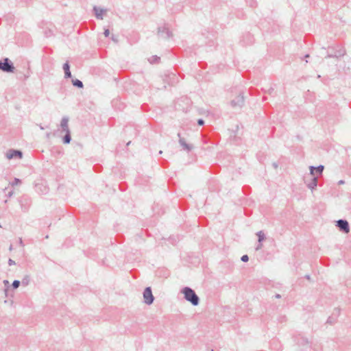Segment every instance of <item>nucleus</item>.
<instances>
[{"instance_id":"6ab92c4d","label":"nucleus","mask_w":351,"mask_h":351,"mask_svg":"<svg viewBox=\"0 0 351 351\" xmlns=\"http://www.w3.org/2000/svg\"><path fill=\"white\" fill-rule=\"evenodd\" d=\"M29 281H30L29 276L27 275L23 278L21 283L23 286H27L29 283Z\"/></svg>"},{"instance_id":"a19ab883","label":"nucleus","mask_w":351,"mask_h":351,"mask_svg":"<svg viewBox=\"0 0 351 351\" xmlns=\"http://www.w3.org/2000/svg\"><path fill=\"white\" fill-rule=\"evenodd\" d=\"M308 57H309V55H308V54H306V55L304 56V58H308Z\"/></svg>"},{"instance_id":"4be33fe9","label":"nucleus","mask_w":351,"mask_h":351,"mask_svg":"<svg viewBox=\"0 0 351 351\" xmlns=\"http://www.w3.org/2000/svg\"><path fill=\"white\" fill-rule=\"evenodd\" d=\"M21 285V282L18 280H15L13 281L12 286L14 289H17Z\"/></svg>"},{"instance_id":"4468645a","label":"nucleus","mask_w":351,"mask_h":351,"mask_svg":"<svg viewBox=\"0 0 351 351\" xmlns=\"http://www.w3.org/2000/svg\"><path fill=\"white\" fill-rule=\"evenodd\" d=\"M71 82L73 86L77 87V88H84L83 82L81 80L78 79H72Z\"/></svg>"},{"instance_id":"7ed1b4c3","label":"nucleus","mask_w":351,"mask_h":351,"mask_svg":"<svg viewBox=\"0 0 351 351\" xmlns=\"http://www.w3.org/2000/svg\"><path fill=\"white\" fill-rule=\"evenodd\" d=\"M143 298L144 302L147 305H150L154 302V297L150 287H147L144 289Z\"/></svg>"},{"instance_id":"423d86ee","label":"nucleus","mask_w":351,"mask_h":351,"mask_svg":"<svg viewBox=\"0 0 351 351\" xmlns=\"http://www.w3.org/2000/svg\"><path fill=\"white\" fill-rule=\"evenodd\" d=\"M304 183L306 184L307 187L313 191L317 186V176H311L310 181L308 180L307 178H305Z\"/></svg>"},{"instance_id":"7c9ffc66","label":"nucleus","mask_w":351,"mask_h":351,"mask_svg":"<svg viewBox=\"0 0 351 351\" xmlns=\"http://www.w3.org/2000/svg\"><path fill=\"white\" fill-rule=\"evenodd\" d=\"M250 6L253 7V6H256V1H254L253 0H252V1L250 3Z\"/></svg>"},{"instance_id":"f257e3e1","label":"nucleus","mask_w":351,"mask_h":351,"mask_svg":"<svg viewBox=\"0 0 351 351\" xmlns=\"http://www.w3.org/2000/svg\"><path fill=\"white\" fill-rule=\"evenodd\" d=\"M181 293L184 294V298L193 306H197L199 304V298L195 291L191 287H185L182 288Z\"/></svg>"},{"instance_id":"b1692460","label":"nucleus","mask_w":351,"mask_h":351,"mask_svg":"<svg viewBox=\"0 0 351 351\" xmlns=\"http://www.w3.org/2000/svg\"><path fill=\"white\" fill-rule=\"evenodd\" d=\"M241 260L243 262H247L249 260V257L247 254H245L241 256Z\"/></svg>"},{"instance_id":"cd10ccee","label":"nucleus","mask_w":351,"mask_h":351,"mask_svg":"<svg viewBox=\"0 0 351 351\" xmlns=\"http://www.w3.org/2000/svg\"><path fill=\"white\" fill-rule=\"evenodd\" d=\"M15 264H16V263H15V261H13L12 259L10 258V259L8 260V265H15Z\"/></svg>"},{"instance_id":"49530a36","label":"nucleus","mask_w":351,"mask_h":351,"mask_svg":"<svg viewBox=\"0 0 351 351\" xmlns=\"http://www.w3.org/2000/svg\"><path fill=\"white\" fill-rule=\"evenodd\" d=\"M321 76L319 75H317V78H320Z\"/></svg>"},{"instance_id":"aec40b11","label":"nucleus","mask_w":351,"mask_h":351,"mask_svg":"<svg viewBox=\"0 0 351 351\" xmlns=\"http://www.w3.org/2000/svg\"><path fill=\"white\" fill-rule=\"evenodd\" d=\"M344 55H345V51L344 50H339V51H337L334 53V56H335V58L342 57Z\"/></svg>"},{"instance_id":"c85d7f7f","label":"nucleus","mask_w":351,"mask_h":351,"mask_svg":"<svg viewBox=\"0 0 351 351\" xmlns=\"http://www.w3.org/2000/svg\"><path fill=\"white\" fill-rule=\"evenodd\" d=\"M19 243L21 246L23 247L24 246V244H23V241L22 240V238H19Z\"/></svg>"},{"instance_id":"2f4dec72","label":"nucleus","mask_w":351,"mask_h":351,"mask_svg":"<svg viewBox=\"0 0 351 351\" xmlns=\"http://www.w3.org/2000/svg\"><path fill=\"white\" fill-rule=\"evenodd\" d=\"M326 58H335V56H334V54H330V53H328L326 56Z\"/></svg>"},{"instance_id":"473e14b6","label":"nucleus","mask_w":351,"mask_h":351,"mask_svg":"<svg viewBox=\"0 0 351 351\" xmlns=\"http://www.w3.org/2000/svg\"><path fill=\"white\" fill-rule=\"evenodd\" d=\"M344 183H345V181H344V180H339V181L338 182V184H343Z\"/></svg>"},{"instance_id":"5701e85b","label":"nucleus","mask_w":351,"mask_h":351,"mask_svg":"<svg viewBox=\"0 0 351 351\" xmlns=\"http://www.w3.org/2000/svg\"><path fill=\"white\" fill-rule=\"evenodd\" d=\"M21 182V181L20 179L15 178L14 179V180L12 181V182L11 183V184L12 186H15V185H17V184H20Z\"/></svg>"},{"instance_id":"2eb2a0df","label":"nucleus","mask_w":351,"mask_h":351,"mask_svg":"<svg viewBox=\"0 0 351 351\" xmlns=\"http://www.w3.org/2000/svg\"><path fill=\"white\" fill-rule=\"evenodd\" d=\"M65 132H66V134L62 138V142L64 144H69V143H70V142L71 141V132H70V131H67Z\"/></svg>"},{"instance_id":"9b49d317","label":"nucleus","mask_w":351,"mask_h":351,"mask_svg":"<svg viewBox=\"0 0 351 351\" xmlns=\"http://www.w3.org/2000/svg\"><path fill=\"white\" fill-rule=\"evenodd\" d=\"M93 11L95 12V17L97 19L102 20L104 18L103 14L106 12V10L98 8L97 6L95 5L93 7Z\"/></svg>"},{"instance_id":"c03bdc74","label":"nucleus","mask_w":351,"mask_h":351,"mask_svg":"<svg viewBox=\"0 0 351 351\" xmlns=\"http://www.w3.org/2000/svg\"><path fill=\"white\" fill-rule=\"evenodd\" d=\"M130 143H131V141H129V142L127 143V145H129Z\"/></svg>"},{"instance_id":"ddd939ff","label":"nucleus","mask_w":351,"mask_h":351,"mask_svg":"<svg viewBox=\"0 0 351 351\" xmlns=\"http://www.w3.org/2000/svg\"><path fill=\"white\" fill-rule=\"evenodd\" d=\"M68 122H69V117H64L62 119L61 123H60V127L62 128L63 132L70 131V130L69 128V125H68Z\"/></svg>"},{"instance_id":"9d476101","label":"nucleus","mask_w":351,"mask_h":351,"mask_svg":"<svg viewBox=\"0 0 351 351\" xmlns=\"http://www.w3.org/2000/svg\"><path fill=\"white\" fill-rule=\"evenodd\" d=\"M178 136L179 137V143L182 147V148L184 150H186L187 152H190L193 149V145L191 144L186 143L185 139L182 137H181L180 133L178 134Z\"/></svg>"},{"instance_id":"393cba45","label":"nucleus","mask_w":351,"mask_h":351,"mask_svg":"<svg viewBox=\"0 0 351 351\" xmlns=\"http://www.w3.org/2000/svg\"><path fill=\"white\" fill-rule=\"evenodd\" d=\"M204 121L202 119H199L197 120V125H198L202 126V125H204Z\"/></svg>"},{"instance_id":"58836bf2","label":"nucleus","mask_w":351,"mask_h":351,"mask_svg":"<svg viewBox=\"0 0 351 351\" xmlns=\"http://www.w3.org/2000/svg\"><path fill=\"white\" fill-rule=\"evenodd\" d=\"M12 194H13V192L10 191V192L8 193V196L11 197L12 195Z\"/></svg>"},{"instance_id":"0eeeda50","label":"nucleus","mask_w":351,"mask_h":351,"mask_svg":"<svg viewBox=\"0 0 351 351\" xmlns=\"http://www.w3.org/2000/svg\"><path fill=\"white\" fill-rule=\"evenodd\" d=\"M244 104V97L240 93L234 99L231 101V106L234 108H241Z\"/></svg>"},{"instance_id":"20e7f679","label":"nucleus","mask_w":351,"mask_h":351,"mask_svg":"<svg viewBox=\"0 0 351 351\" xmlns=\"http://www.w3.org/2000/svg\"><path fill=\"white\" fill-rule=\"evenodd\" d=\"M158 34L163 39L172 38L173 34L166 25L158 28Z\"/></svg>"},{"instance_id":"c756f323","label":"nucleus","mask_w":351,"mask_h":351,"mask_svg":"<svg viewBox=\"0 0 351 351\" xmlns=\"http://www.w3.org/2000/svg\"><path fill=\"white\" fill-rule=\"evenodd\" d=\"M262 243H258V244L257 245V246L256 247V250H260L261 247H262Z\"/></svg>"},{"instance_id":"f8f14e48","label":"nucleus","mask_w":351,"mask_h":351,"mask_svg":"<svg viewBox=\"0 0 351 351\" xmlns=\"http://www.w3.org/2000/svg\"><path fill=\"white\" fill-rule=\"evenodd\" d=\"M62 69L64 72V78L65 79L71 78L72 75H71V72L70 71V64H69V61H66L65 63H64Z\"/></svg>"},{"instance_id":"a211bd4d","label":"nucleus","mask_w":351,"mask_h":351,"mask_svg":"<svg viewBox=\"0 0 351 351\" xmlns=\"http://www.w3.org/2000/svg\"><path fill=\"white\" fill-rule=\"evenodd\" d=\"M256 235L258 236V243H261L265 239V235L264 232L261 230L258 231L256 233Z\"/></svg>"},{"instance_id":"6e6552de","label":"nucleus","mask_w":351,"mask_h":351,"mask_svg":"<svg viewBox=\"0 0 351 351\" xmlns=\"http://www.w3.org/2000/svg\"><path fill=\"white\" fill-rule=\"evenodd\" d=\"M6 157L8 159H12L14 158H21L23 157V153L20 150L9 149L6 154Z\"/></svg>"},{"instance_id":"a18cd8bd","label":"nucleus","mask_w":351,"mask_h":351,"mask_svg":"<svg viewBox=\"0 0 351 351\" xmlns=\"http://www.w3.org/2000/svg\"><path fill=\"white\" fill-rule=\"evenodd\" d=\"M162 151H160L159 152V154H162Z\"/></svg>"},{"instance_id":"bb28decb","label":"nucleus","mask_w":351,"mask_h":351,"mask_svg":"<svg viewBox=\"0 0 351 351\" xmlns=\"http://www.w3.org/2000/svg\"><path fill=\"white\" fill-rule=\"evenodd\" d=\"M104 34L106 37H108L110 35V31L108 29H106L104 30Z\"/></svg>"},{"instance_id":"f704fd0d","label":"nucleus","mask_w":351,"mask_h":351,"mask_svg":"<svg viewBox=\"0 0 351 351\" xmlns=\"http://www.w3.org/2000/svg\"><path fill=\"white\" fill-rule=\"evenodd\" d=\"M275 298H281V295H280V294H278V293H276V294L275 295Z\"/></svg>"},{"instance_id":"dca6fc26","label":"nucleus","mask_w":351,"mask_h":351,"mask_svg":"<svg viewBox=\"0 0 351 351\" xmlns=\"http://www.w3.org/2000/svg\"><path fill=\"white\" fill-rule=\"evenodd\" d=\"M160 60V57L157 56H152L151 58L148 59V61L151 64L158 63Z\"/></svg>"},{"instance_id":"ea45409f","label":"nucleus","mask_w":351,"mask_h":351,"mask_svg":"<svg viewBox=\"0 0 351 351\" xmlns=\"http://www.w3.org/2000/svg\"><path fill=\"white\" fill-rule=\"evenodd\" d=\"M21 208H22L23 211H26L27 210L26 208H23V204H21Z\"/></svg>"},{"instance_id":"412c9836","label":"nucleus","mask_w":351,"mask_h":351,"mask_svg":"<svg viewBox=\"0 0 351 351\" xmlns=\"http://www.w3.org/2000/svg\"><path fill=\"white\" fill-rule=\"evenodd\" d=\"M339 315H340V309L339 308H335L334 309L331 316H333V317H336V319H337V317L339 316Z\"/></svg>"},{"instance_id":"a878e982","label":"nucleus","mask_w":351,"mask_h":351,"mask_svg":"<svg viewBox=\"0 0 351 351\" xmlns=\"http://www.w3.org/2000/svg\"><path fill=\"white\" fill-rule=\"evenodd\" d=\"M309 342H308V340L307 338H302V344H308Z\"/></svg>"},{"instance_id":"4c0bfd02","label":"nucleus","mask_w":351,"mask_h":351,"mask_svg":"<svg viewBox=\"0 0 351 351\" xmlns=\"http://www.w3.org/2000/svg\"><path fill=\"white\" fill-rule=\"evenodd\" d=\"M273 166L274 167V168H277L278 167V165L276 163V162H274L273 163Z\"/></svg>"},{"instance_id":"37998d69","label":"nucleus","mask_w":351,"mask_h":351,"mask_svg":"<svg viewBox=\"0 0 351 351\" xmlns=\"http://www.w3.org/2000/svg\"><path fill=\"white\" fill-rule=\"evenodd\" d=\"M40 128L41 130H44V128L43 126L40 125Z\"/></svg>"},{"instance_id":"f3484780","label":"nucleus","mask_w":351,"mask_h":351,"mask_svg":"<svg viewBox=\"0 0 351 351\" xmlns=\"http://www.w3.org/2000/svg\"><path fill=\"white\" fill-rule=\"evenodd\" d=\"M337 319H336V317H335L333 316H330V317H328V318L326 320V324H330V325H333L337 322Z\"/></svg>"},{"instance_id":"e433bc0d","label":"nucleus","mask_w":351,"mask_h":351,"mask_svg":"<svg viewBox=\"0 0 351 351\" xmlns=\"http://www.w3.org/2000/svg\"><path fill=\"white\" fill-rule=\"evenodd\" d=\"M50 136H51V134H50V133H47V134H46V137H47V138H50Z\"/></svg>"},{"instance_id":"c9c22d12","label":"nucleus","mask_w":351,"mask_h":351,"mask_svg":"<svg viewBox=\"0 0 351 351\" xmlns=\"http://www.w3.org/2000/svg\"><path fill=\"white\" fill-rule=\"evenodd\" d=\"M3 283L5 284V285H8V284H9V282H8V280H5L3 281Z\"/></svg>"},{"instance_id":"f03ea898","label":"nucleus","mask_w":351,"mask_h":351,"mask_svg":"<svg viewBox=\"0 0 351 351\" xmlns=\"http://www.w3.org/2000/svg\"><path fill=\"white\" fill-rule=\"evenodd\" d=\"M15 67L12 62L8 58H4L0 60V70L5 73H14Z\"/></svg>"},{"instance_id":"1a4fd4ad","label":"nucleus","mask_w":351,"mask_h":351,"mask_svg":"<svg viewBox=\"0 0 351 351\" xmlns=\"http://www.w3.org/2000/svg\"><path fill=\"white\" fill-rule=\"evenodd\" d=\"M309 169L310 176H315V173L319 176L322 174L324 169V166L322 165H319L317 167L310 166Z\"/></svg>"},{"instance_id":"39448f33","label":"nucleus","mask_w":351,"mask_h":351,"mask_svg":"<svg viewBox=\"0 0 351 351\" xmlns=\"http://www.w3.org/2000/svg\"><path fill=\"white\" fill-rule=\"evenodd\" d=\"M336 226L339 228V230L343 233H348L350 232L349 223L346 219H339L337 221Z\"/></svg>"},{"instance_id":"72a5a7b5","label":"nucleus","mask_w":351,"mask_h":351,"mask_svg":"<svg viewBox=\"0 0 351 351\" xmlns=\"http://www.w3.org/2000/svg\"><path fill=\"white\" fill-rule=\"evenodd\" d=\"M305 278H306V279H307V280H311V276H310V275L306 274V275L305 276Z\"/></svg>"},{"instance_id":"79ce46f5","label":"nucleus","mask_w":351,"mask_h":351,"mask_svg":"<svg viewBox=\"0 0 351 351\" xmlns=\"http://www.w3.org/2000/svg\"><path fill=\"white\" fill-rule=\"evenodd\" d=\"M9 250H12V245L10 246Z\"/></svg>"}]
</instances>
